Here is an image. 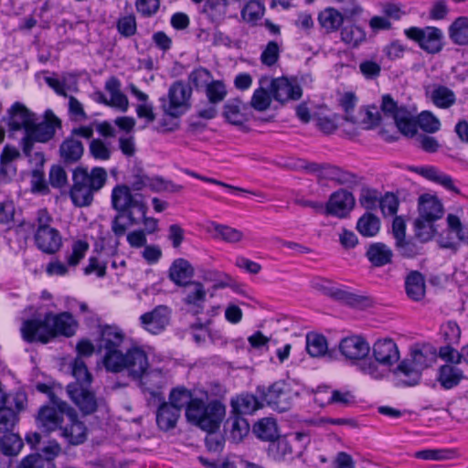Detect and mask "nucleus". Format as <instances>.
Instances as JSON below:
<instances>
[{"label": "nucleus", "mask_w": 468, "mask_h": 468, "mask_svg": "<svg viewBox=\"0 0 468 468\" xmlns=\"http://www.w3.org/2000/svg\"><path fill=\"white\" fill-rule=\"evenodd\" d=\"M5 122L10 137L15 138L17 132H23L20 145L27 157L35 143L48 142L61 127L60 120L51 111H46L44 120L37 122L36 114L21 102H15L7 110Z\"/></svg>", "instance_id": "1"}, {"label": "nucleus", "mask_w": 468, "mask_h": 468, "mask_svg": "<svg viewBox=\"0 0 468 468\" xmlns=\"http://www.w3.org/2000/svg\"><path fill=\"white\" fill-rule=\"evenodd\" d=\"M77 328L78 322L70 313L53 314L48 312L43 320L24 321L20 330L24 340L46 344L58 335L72 336Z\"/></svg>", "instance_id": "2"}, {"label": "nucleus", "mask_w": 468, "mask_h": 468, "mask_svg": "<svg viewBox=\"0 0 468 468\" xmlns=\"http://www.w3.org/2000/svg\"><path fill=\"white\" fill-rule=\"evenodd\" d=\"M400 359L397 344L390 338L376 341L372 346V356L359 364V370L372 378H383L395 371V365Z\"/></svg>", "instance_id": "3"}, {"label": "nucleus", "mask_w": 468, "mask_h": 468, "mask_svg": "<svg viewBox=\"0 0 468 468\" xmlns=\"http://www.w3.org/2000/svg\"><path fill=\"white\" fill-rule=\"evenodd\" d=\"M107 180V172L102 167H94L90 171L79 167L73 173V185L69 197L79 207H88L93 201L94 193L103 187Z\"/></svg>", "instance_id": "4"}, {"label": "nucleus", "mask_w": 468, "mask_h": 468, "mask_svg": "<svg viewBox=\"0 0 468 468\" xmlns=\"http://www.w3.org/2000/svg\"><path fill=\"white\" fill-rule=\"evenodd\" d=\"M71 370L76 382L68 385L67 392L70 399L84 414H90L96 410L98 406L95 395L89 389L92 381L91 374L80 357L74 359Z\"/></svg>", "instance_id": "5"}, {"label": "nucleus", "mask_w": 468, "mask_h": 468, "mask_svg": "<svg viewBox=\"0 0 468 468\" xmlns=\"http://www.w3.org/2000/svg\"><path fill=\"white\" fill-rule=\"evenodd\" d=\"M103 366L107 371H127L130 377L141 376L149 366L148 357L141 347H132L123 352L122 347L102 353Z\"/></svg>", "instance_id": "6"}, {"label": "nucleus", "mask_w": 468, "mask_h": 468, "mask_svg": "<svg viewBox=\"0 0 468 468\" xmlns=\"http://www.w3.org/2000/svg\"><path fill=\"white\" fill-rule=\"evenodd\" d=\"M224 414V408L218 402L206 404L204 398L194 397L186 409L187 420L202 430L214 431L219 425Z\"/></svg>", "instance_id": "7"}, {"label": "nucleus", "mask_w": 468, "mask_h": 468, "mask_svg": "<svg viewBox=\"0 0 468 468\" xmlns=\"http://www.w3.org/2000/svg\"><path fill=\"white\" fill-rule=\"evenodd\" d=\"M434 355L427 349L413 348L394 371L398 379L407 386L419 383L421 372L434 362Z\"/></svg>", "instance_id": "8"}, {"label": "nucleus", "mask_w": 468, "mask_h": 468, "mask_svg": "<svg viewBox=\"0 0 468 468\" xmlns=\"http://www.w3.org/2000/svg\"><path fill=\"white\" fill-rule=\"evenodd\" d=\"M112 204L118 212L127 213L130 225L139 224L135 215L144 217L148 209L144 196L139 192L133 193L125 185H118L112 189Z\"/></svg>", "instance_id": "9"}, {"label": "nucleus", "mask_w": 468, "mask_h": 468, "mask_svg": "<svg viewBox=\"0 0 468 468\" xmlns=\"http://www.w3.org/2000/svg\"><path fill=\"white\" fill-rule=\"evenodd\" d=\"M363 13V8L356 1H348L345 6L335 8L327 6L322 9L317 15V21L320 27L325 33H334L338 31L345 21L350 22L359 17Z\"/></svg>", "instance_id": "10"}, {"label": "nucleus", "mask_w": 468, "mask_h": 468, "mask_svg": "<svg viewBox=\"0 0 468 468\" xmlns=\"http://www.w3.org/2000/svg\"><path fill=\"white\" fill-rule=\"evenodd\" d=\"M37 229L35 241L37 248L45 253L52 254L58 251L62 245V238L58 229L50 226L52 218L45 209L37 213Z\"/></svg>", "instance_id": "11"}, {"label": "nucleus", "mask_w": 468, "mask_h": 468, "mask_svg": "<svg viewBox=\"0 0 468 468\" xmlns=\"http://www.w3.org/2000/svg\"><path fill=\"white\" fill-rule=\"evenodd\" d=\"M191 87L181 81L174 82L168 89L167 99H163L162 109L166 115L178 118L190 108Z\"/></svg>", "instance_id": "12"}, {"label": "nucleus", "mask_w": 468, "mask_h": 468, "mask_svg": "<svg viewBox=\"0 0 468 468\" xmlns=\"http://www.w3.org/2000/svg\"><path fill=\"white\" fill-rule=\"evenodd\" d=\"M50 406H43L38 412L39 425L47 431L60 429L66 421V414L72 410L66 402L59 399L53 393L49 394Z\"/></svg>", "instance_id": "13"}, {"label": "nucleus", "mask_w": 468, "mask_h": 468, "mask_svg": "<svg viewBox=\"0 0 468 468\" xmlns=\"http://www.w3.org/2000/svg\"><path fill=\"white\" fill-rule=\"evenodd\" d=\"M262 395V400L278 411H286L292 406L298 391L294 390L290 383L279 381L272 384L265 391L259 389Z\"/></svg>", "instance_id": "14"}, {"label": "nucleus", "mask_w": 468, "mask_h": 468, "mask_svg": "<svg viewBox=\"0 0 468 468\" xmlns=\"http://www.w3.org/2000/svg\"><path fill=\"white\" fill-rule=\"evenodd\" d=\"M381 110L385 115L394 120L396 126L404 135L413 136L416 133V122L412 113L405 107H398L390 96H383Z\"/></svg>", "instance_id": "15"}, {"label": "nucleus", "mask_w": 468, "mask_h": 468, "mask_svg": "<svg viewBox=\"0 0 468 468\" xmlns=\"http://www.w3.org/2000/svg\"><path fill=\"white\" fill-rule=\"evenodd\" d=\"M405 35L419 43L420 47L430 53H437L441 49L442 33L433 27L420 28L410 27L404 31Z\"/></svg>", "instance_id": "16"}, {"label": "nucleus", "mask_w": 468, "mask_h": 468, "mask_svg": "<svg viewBox=\"0 0 468 468\" xmlns=\"http://www.w3.org/2000/svg\"><path fill=\"white\" fill-rule=\"evenodd\" d=\"M339 351L346 359L352 363H357L359 366L360 363L367 358L370 346L362 336L351 335L341 340Z\"/></svg>", "instance_id": "17"}, {"label": "nucleus", "mask_w": 468, "mask_h": 468, "mask_svg": "<svg viewBox=\"0 0 468 468\" xmlns=\"http://www.w3.org/2000/svg\"><path fill=\"white\" fill-rule=\"evenodd\" d=\"M170 320V310L165 305H158L139 318L141 326L152 335L162 333Z\"/></svg>", "instance_id": "18"}, {"label": "nucleus", "mask_w": 468, "mask_h": 468, "mask_svg": "<svg viewBox=\"0 0 468 468\" xmlns=\"http://www.w3.org/2000/svg\"><path fill=\"white\" fill-rule=\"evenodd\" d=\"M66 419L65 423L60 427L61 436L71 444L78 445L82 443L87 436L86 426L79 420L73 410L67 412Z\"/></svg>", "instance_id": "19"}, {"label": "nucleus", "mask_w": 468, "mask_h": 468, "mask_svg": "<svg viewBox=\"0 0 468 468\" xmlns=\"http://www.w3.org/2000/svg\"><path fill=\"white\" fill-rule=\"evenodd\" d=\"M273 98L281 102L289 100H298L302 96L301 87L287 78H278L270 80Z\"/></svg>", "instance_id": "20"}, {"label": "nucleus", "mask_w": 468, "mask_h": 468, "mask_svg": "<svg viewBox=\"0 0 468 468\" xmlns=\"http://www.w3.org/2000/svg\"><path fill=\"white\" fill-rule=\"evenodd\" d=\"M125 335L123 331L116 325H101L100 327V337L98 339V348L101 353L121 348L124 343Z\"/></svg>", "instance_id": "21"}, {"label": "nucleus", "mask_w": 468, "mask_h": 468, "mask_svg": "<svg viewBox=\"0 0 468 468\" xmlns=\"http://www.w3.org/2000/svg\"><path fill=\"white\" fill-rule=\"evenodd\" d=\"M355 198L353 195L345 190L333 193L326 204L328 214L343 218L353 208Z\"/></svg>", "instance_id": "22"}, {"label": "nucleus", "mask_w": 468, "mask_h": 468, "mask_svg": "<svg viewBox=\"0 0 468 468\" xmlns=\"http://www.w3.org/2000/svg\"><path fill=\"white\" fill-rule=\"evenodd\" d=\"M184 303L195 313H199L204 306L207 292L199 282H190L184 285Z\"/></svg>", "instance_id": "23"}, {"label": "nucleus", "mask_w": 468, "mask_h": 468, "mask_svg": "<svg viewBox=\"0 0 468 468\" xmlns=\"http://www.w3.org/2000/svg\"><path fill=\"white\" fill-rule=\"evenodd\" d=\"M419 217L429 220H437L443 215V206L439 198L431 194H424L419 197Z\"/></svg>", "instance_id": "24"}, {"label": "nucleus", "mask_w": 468, "mask_h": 468, "mask_svg": "<svg viewBox=\"0 0 468 468\" xmlns=\"http://www.w3.org/2000/svg\"><path fill=\"white\" fill-rule=\"evenodd\" d=\"M105 90L109 93V100H105L106 105L113 107L122 112L129 109V100L121 90V82L118 79L112 77L105 83Z\"/></svg>", "instance_id": "25"}, {"label": "nucleus", "mask_w": 468, "mask_h": 468, "mask_svg": "<svg viewBox=\"0 0 468 468\" xmlns=\"http://www.w3.org/2000/svg\"><path fill=\"white\" fill-rule=\"evenodd\" d=\"M426 95L436 107L441 109H449L456 101L455 93L448 87L441 84L428 86Z\"/></svg>", "instance_id": "26"}, {"label": "nucleus", "mask_w": 468, "mask_h": 468, "mask_svg": "<svg viewBox=\"0 0 468 468\" xmlns=\"http://www.w3.org/2000/svg\"><path fill=\"white\" fill-rule=\"evenodd\" d=\"M206 230L212 235L214 239L223 240L228 243L240 242L244 234L241 230L228 225L218 224L217 222H208Z\"/></svg>", "instance_id": "27"}, {"label": "nucleus", "mask_w": 468, "mask_h": 468, "mask_svg": "<svg viewBox=\"0 0 468 468\" xmlns=\"http://www.w3.org/2000/svg\"><path fill=\"white\" fill-rule=\"evenodd\" d=\"M268 88H271L270 79L268 77L261 78L259 88L254 90L250 99V105L254 110L264 112L270 108L273 96Z\"/></svg>", "instance_id": "28"}, {"label": "nucleus", "mask_w": 468, "mask_h": 468, "mask_svg": "<svg viewBox=\"0 0 468 468\" xmlns=\"http://www.w3.org/2000/svg\"><path fill=\"white\" fill-rule=\"evenodd\" d=\"M309 442L307 434L303 432H297L293 435L292 441L287 439H279L277 442L270 447V451L274 454L277 459H287L292 454V443H302V446Z\"/></svg>", "instance_id": "29"}, {"label": "nucleus", "mask_w": 468, "mask_h": 468, "mask_svg": "<svg viewBox=\"0 0 468 468\" xmlns=\"http://www.w3.org/2000/svg\"><path fill=\"white\" fill-rule=\"evenodd\" d=\"M132 378L138 379L141 387L154 396L158 394V390L165 384V376L159 369H152L148 371L147 367L144 370L141 376Z\"/></svg>", "instance_id": "30"}, {"label": "nucleus", "mask_w": 468, "mask_h": 468, "mask_svg": "<svg viewBox=\"0 0 468 468\" xmlns=\"http://www.w3.org/2000/svg\"><path fill=\"white\" fill-rule=\"evenodd\" d=\"M193 275L194 269L185 259L176 260L169 269L170 280L180 286L189 283Z\"/></svg>", "instance_id": "31"}, {"label": "nucleus", "mask_w": 468, "mask_h": 468, "mask_svg": "<svg viewBox=\"0 0 468 468\" xmlns=\"http://www.w3.org/2000/svg\"><path fill=\"white\" fill-rule=\"evenodd\" d=\"M415 171L423 177L442 186L452 192H459L458 188L453 183L452 178L434 166H420L417 167Z\"/></svg>", "instance_id": "32"}, {"label": "nucleus", "mask_w": 468, "mask_h": 468, "mask_svg": "<svg viewBox=\"0 0 468 468\" xmlns=\"http://www.w3.org/2000/svg\"><path fill=\"white\" fill-rule=\"evenodd\" d=\"M367 257L372 265L381 267L391 262L393 252L386 244L378 242L368 247Z\"/></svg>", "instance_id": "33"}, {"label": "nucleus", "mask_w": 468, "mask_h": 468, "mask_svg": "<svg viewBox=\"0 0 468 468\" xmlns=\"http://www.w3.org/2000/svg\"><path fill=\"white\" fill-rule=\"evenodd\" d=\"M180 412L176 408L164 402L158 409L156 413V422L158 427L163 431H168L176 427L180 417Z\"/></svg>", "instance_id": "34"}, {"label": "nucleus", "mask_w": 468, "mask_h": 468, "mask_svg": "<svg viewBox=\"0 0 468 468\" xmlns=\"http://www.w3.org/2000/svg\"><path fill=\"white\" fill-rule=\"evenodd\" d=\"M231 407L236 414H251L262 407V403L251 394H241L231 399Z\"/></svg>", "instance_id": "35"}, {"label": "nucleus", "mask_w": 468, "mask_h": 468, "mask_svg": "<svg viewBox=\"0 0 468 468\" xmlns=\"http://www.w3.org/2000/svg\"><path fill=\"white\" fill-rule=\"evenodd\" d=\"M129 89L131 93L142 103L136 106V114L139 118L144 119L147 123L153 122L155 119L154 113V107L152 103L148 102V95L141 91L134 84H130Z\"/></svg>", "instance_id": "36"}, {"label": "nucleus", "mask_w": 468, "mask_h": 468, "mask_svg": "<svg viewBox=\"0 0 468 468\" xmlns=\"http://www.w3.org/2000/svg\"><path fill=\"white\" fill-rule=\"evenodd\" d=\"M406 292L413 301H420L425 295L424 277L418 271L410 272L405 282Z\"/></svg>", "instance_id": "37"}, {"label": "nucleus", "mask_w": 468, "mask_h": 468, "mask_svg": "<svg viewBox=\"0 0 468 468\" xmlns=\"http://www.w3.org/2000/svg\"><path fill=\"white\" fill-rule=\"evenodd\" d=\"M352 123L362 129H370L379 122L380 116L376 107L361 108L356 115H352Z\"/></svg>", "instance_id": "38"}, {"label": "nucleus", "mask_w": 468, "mask_h": 468, "mask_svg": "<svg viewBox=\"0 0 468 468\" xmlns=\"http://www.w3.org/2000/svg\"><path fill=\"white\" fill-rule=\"evenodd\" d=\"M229 0H206L203 13L214 23L222 22L228 12Z\"/></svg>", "instance_id": "39"}, {"label": "nucleus", "mask_w": 468, "mask_h": 468, "mask_svg": "<svg viewBox=\"0 0 468 468\" xmlns=\"http://www.w3.org/2000/svg\"><path fill=\"white\" fill-rule=\"evenodd\" d=\"M449 37L454 44L468 45V17L459 16L449 27Z\"/></svg>", "instance_id": "40"}, {"label": "nucleus", "mask_w": 468, "mask_h": 468, "mask_svg": "<svg viewBox=\"0 0 468 468\" xmlns=\"http://www.w3.org/2000/svg\"><path fill=\"white\" fill-rule=\"evenodd\" d=\"M341 40L346 45L356 48L367 38V33L361 27L350 24L341 28Z\"/></svg>", "instance_id": "41"}, {"label": "nucleus", "mask_w": 468, "mask_h": 468, "mask_svg": "<svg viewBox=\"0 0 468 468\" xmlns=\"http://www.w3.org/2000/svg\"><path fill=\"white\" fill-rule=\"evenodd\" d=\"M463 378L461 369L452 365H444L440 368L438 380L444 388L449 389L458 385Z\"/></svg>", "instance_id": "42"}, {"label": "nucleus", "mask_w": 468, "mask_h": 468, "mask_svg": "<svg viewBox=\"0 0 468 468\" xmlns=\"http://www.w3.org/2000/svg\"><path fill=\"white\" fill-rule=\"evenodd\" d=\"M306 350L313 357H321L328 350L326 338L316 333H309L306 335Z\"/></svg>", "instance_id": "43"}, {"label": "nucleus", "mask_w": 468, "mask_h": 468, "mask_svg": "<svg viewBox=\"0 0 468 468\" xmlns=\"http://www.w3.org/2000/svg\"><path fill=\"white\" fill-rule=\"evenodd\" d=\"M253 431L258 438L263 441H273L278 437L276 422L271 418L260 420L253 427Z\"/></svg>", "instance_id": "44"}, {"label": "nucleus", "mask_w": 468, "mask_h": 468, "mask_svg": "<svg viewBox=\"0 0 468 468\" xmlns=\"http://www.w3.org/2000/svg\"><path fill=\"white\" fill-rule=\"evenodd\" d=\"M83 154L82 144L73 138L66 139L60 145L61 157L67 162H76Z\"/></svg>", "instance_id": "45"}, {"label": "nucleus", "mask_w": 468, "mask_h": 468, "mask_svg": "<svg viewBox=\"0 0 468 468\" xmlns=\"http://www.w3.org/2000/svg\"><path fill=\"white\" fill-rule=\"evenodd\" d=\"M90 245L86 240L76 239L71 244V249L66 253V261L69 267L75 268L85 257Z\"/></svg>", "instance_id": "46"}, {"label": "nucleus", "mask_w": 468, "mask_h": 468, "mask_svg": "<svg viewBox=\"0 0 468 468\" xmlns=\"http://www.w3.org/2000/svg\"><path fill=\"white\" fill-rule=\"evenodd\" d=\"M356 229L361 235L373 237L379 231L380 221L376 216L367 213L358 219Z\"/></svg>", "instance_id": "47"}, {"label": "nucleus", "mask_w": 468, "mask_h": 468, "mask_svg": "<svg viewBox=\"0 0 468 468\" xmlns=\"http://www.w3.org/2000/svg\"><path fill=\"white\" fill-rule=\"evenodd\" d=\"M264 5L260 0H250L241 10L244 21L255 24L264 14Z\"/></svg>", "instance_id": "48"}, {"label": "nucleus", "mask_w": 468, "mask_h": 468, "mask_svg": "<svg viewBox=\"0 0 468 468\" xmlns=\"http://www.w3.org/2000/svg\"><path fill=\"white\" fill-rule=\"evenodd\" d=\"M193 398L192 393L188 389L183 387H177L171 390L169 402H167V404L172 405L173 408H176L181 413L182 409L186 408Z\"/></svg>", "instance_id": "49"}, {"label": "nucleus", "mask_w": 468, "mask_h": 468, "mask_svg": "<svg viewBox=\"0 0 468 468\" xmlns=\"http://www.w3.org/2000/svg\"><path fill=\"white\" fill-rule=\"evenodd\" d=\"M20 410L16 409L15 403H5L2 405L0 407V431H5L11 429L16 421V415Z\"/></svg>", "instance_id": "50"}, {"label": "nucleus", "mask_w": 468, "mask_h": 468, "mask_svg": "<svg viewBox=\"0 0 468 468\" xmlns=\"http://www.w3.org/2000/svg\"><path fill=\"white\" fill-rule=\"evenodd\" d=\"M23 447L21 438L15 433L5 434L0 442V451L5 455H16Z\"/></svg>", "instance_id": "51"}, {"label": "nucleus", "mask_w": 468, "mask_h": 468, "mask_svg": "<svg viewBox=\"0 0 468 468\" xmlns=\"http://www.w3.org/2000/svg\"><path fill=\"white\" fill-rule=\"evenodd\" d=\"M225 118L232 124L241 125L246 118L242 112V103L239 101H229L224 106Z\"/></svg>", "instance_id": "52"}, {"label": "nucleus", "mask_w": 468, "mask_h": 468, "mask_svg": "<svg viewBox=\"0 0 468 468\" xmlns=\"http://www.w3.org/2000/svg\"><path fill=\"white\" fill-rule=\"evenodd\" d=\"M381 64L376 58L362 59L359 71L366 80H376L381 74Z\"/></svg>", "instance_id": "53"}, {"label": "nucleus", "mask_w": 468, "mask_h": 468, "mask_svg": "<svg viewBox=\"0 0 468 468\" xmlns=\"http://www.w3.org/2000/svg\"><path fill=\"white\" fill-rule=\"evenodd\" d=\"M441 335L448 345H458L461 339V328L455 321H447L441 326Z\"/></svg>", "instance_id": "54"}, {"label": "nucleus", "mask_w": 468, "mask_h": 468, "mask_svg": "<svg viewBox=\"0 0 468 468\" xmlns=\"http://www.w3.org/2000/svg\"><path fill=\"white\" fill-rule=\"evenodd\" d=\"M414 457L425 461H443L452 458V451L448 449H425L416 452Z\"/></svg>", "instance_id": "55"}, {"label": "nucleus", "mask_w": 468, "mask_h": 468, "mask_svg": "<svg viewBox=\"0 0 468 468\" xmlns=\"http://www.w3.org/2000/svg\"><path fill=\"white\" fill-rule=\"evenodd\" d=\"M435 220H429L426 218H422V217H418L414 222L416 236L421 241L430 240L434 233V223Z\"/></svg>", "instance_id": "56"}, {"label": "nucleus", "mask_w": 468, "mask_h": 468, "mask_svg": "<svg viewBox=\"0 0 468 468\" xmlns=\"http://www.w3.org/2000/svg\"><path fill=\"white\" fill-rule=\"evenodd\" d=\"M143 187H149L154 192L177 191L181 189V186H174L168 182L164 181L160 177L145 178L142 182V186H137L135 190L139 191Z\"/></svg>", "instance_id": "57"}, {"label": "nucleus", "mask_w": 468, "mask_h": 468, "mask_svg": "<svg viewBox=\"0 0 468 468\" xmlns=\"http://www.w3.org/2000/svg\"><path fill=\"white\" fill-rule=\"evenodd\" d=\"M281 45L276 41H270L263 48L261 54V62L268 67L273 66L279 59Z\"/></svg>", "instance_id": "58"}, {"label": "nucleus", "mask_w": 468, "mask_h": 468, "mask_svg": "<svg viewBox=\"0 0 468 468\" xmlns=\"http://www.w3.org/2000/svg\"><path fill=\"white\" fill-rule=\"evenodd\" d=\"M420 127L427 133H436L441 129L440 120L429 111L421 112L418 116Z\"/></svg>", "instance_id": "59"}, {"label": "nucleus", "mask_w": 468, "mask_h": 468, "mask_svg": "<svg viewBox=\"0 0 468 468\" xmlns=\"http://www.w3.org/2000/svg\"><path fill=\"white\" fill-rule=\"evenodd\" d=\"M206 94L211 103H218L227 95L226 86L221 80H213L207 85Z\"/></svg>", "instance_id": "60"}, {"label": "nucleus", "mask_w": 468, "mask_h": 468, "mask_svg": "<svg viewBox=\"0 0 468 468\" xmlns=\"http://www.w3.org/2000/svg\"><path fill=\"white\" fill-rule=\"evenodd\" d=\"M447 224L449 229L456 234L460 241L468 244V224L463 226L459 217L454 214L447 216Z\"/></svg>", "instance_id": "61"}, {"label": "nucleus", "mask_w": 468, "mask_h": 468, "mask_svg": "<svg viewBox=\"0 0 468 468\" xmlns=\"http://www.w3.org/2000/svg\"><path fill=\"white\" fill-rule=\"evenodd\" d=\"M90 152L95 159L101 161L110 159L112 154L109 145L101 139H93L90 142Z\"/></svg>", "instance_id": "62"}, {"label": "nucleus", "mask_w": 468, "mask_h": 468, "mask_svg": "<svg viewBox=\"0 0 468 468\" xmlns=\"http://www.w3.org/2000/svg\"><path fill=\"white\" fill-rule=\"evenodd\" d=\"M378 205L384 215L393 216L397 213L399 200L394 194L388 193L380 200H378Z\"/></svg>", "instance_id": "63"}, {"label": "nucleus", "mask_w": 468, "mask_h": 468, "mask_svg": "<svg viewBox=\"0 0 468 468\" xmlns=\"http://www.w3.org/2000/svg\"><path fill=\"white\" fill-rule=\"evenodd\" d=\"M117 28L121 35L131 37L136 32V21L133 16H125L117 22Z\"/></svg>", "instance_id": "64"}]
</instances>
